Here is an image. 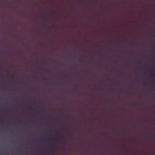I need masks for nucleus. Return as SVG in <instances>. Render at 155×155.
Masks as SVG:
<instances>
[{
	"label": "nucleus",
	"mask_w": 155,
	"mask_h": 155,
	"mask_svg": "<svg viewBox=\"0 0 155 155\" xmlns=\"http://www.w3.org/2000/svg\"><path fill=\"white\" fill-rule=\"evenodd\" d=\"M61 117L63 119H69L71 117L68 115H64L62 116Z\"/></svg>",
	"instance_id": "nucleus-1"
},
{
	"label": "nucleus",
	"mask_w": 155,
	"mask_h": 155,
	"mask_svg": "<svg viewBox=\"0 0 155 155\" xmlns=\"http://www.w3.org/2000/svg\"><path fill=\"white\" fill-rule=\"evenodd\" d=\"M50 119L51 120L54 121V120L55 119V118H50Z\"/></svg>",
	"instance_id": "nucleus-5"
},
{
	"label": "nucleus",
	"mask_w": 155,
	"mask_h": 155,
	"mask_svg": "<svg viewBox=\"0 0 155 155\" xmlns=\"http://www.w3.org/2000/svg\"><path fill=\"white\" fill-rule=\"evenodd\" d=\"M93 116H86L84 117V118L87 120H90L92 118H93Z\"/></svg>",
	"instance_id": "nucleus-2"
},
{
	"label": "nucleus",
	"mask_w": 155,
	"mask_h": 155,
	"mask_svg": "<svg viewBox=\"0 0 155 155\" xmlns=\"http://www.w3.org/2000/svg\"><path fill=\"white\" fill-rule=\"evenodd\" d=\"M1 112H4V110H1Z\"/></svg>",
	"instance_id": "nucleus-6"
},
{
	"label": "nucleus",
	"mask_w": 155,
	"mask_h": 155,
	"mask_svg": "<svg viewBox=\"0 0 155 155\" xmlns=\"http://www.w3.org/2000/svg\"><path fill=\"white\" fill-rule=\"evenodd\" d=\"M152 91H154L155 90V89H152Z\"/></svg>",
	"instance_id": "nucleus-7"
},
{
	"label": "nucleus",
	"mask_w": 155,
	"mask_h": 155,
	"mask_svg": "<svg viewBox=\"0 0 155 155\" xmlns=\"http://www.w3.org/2000/svg\"><path fill=\"white\" fill-rule=\"evenodd\" d=\"M34 119L35 120H42L43 119L41 118H36L34 117Z\"/></svg>",
	"instance_id": "nucleus-3"
},
{
	"label": "nucleus",
	"mask_w": 155,
	"mask_h": 155,
	"mask_svg": "<svg viewBox=\"0 0 155 155\" xmlns=\"http://www.w3.org/2000/svg\"><path fill=\"white\" fill-rule=\"evenodd\" d=\"M154 117H155V116H154V115H151L150 116V118H151V119H153V118H154Z\"/></svg>",
	"instance_id": "nucleus-4"
}]
</instances>
